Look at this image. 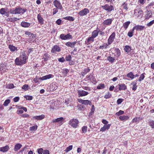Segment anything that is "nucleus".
<instances>
[{"mask_svg":"<svg viewBox=\"0 0 154 154\" xmlns=\"http://www.w3.org/2000/svg\"><path fill=\"white\" fill-rule=\"evenodd\" d=\"M27 57L25 52H23L19 57H17L15 60V63L17 66H22L26 62Z\"/></svg>","mask_w":154,"mask_h":154,"instance_id":"nucleus-1","label":"nucleus"},{"mask_svg":"<svg viewBox=\"0 0 154 154\" xmlns=\"http://www.w3.org/2000/svg\"><path fill=\"white\" fill-rule=\"evenodd\" d=\"M26 9H23L21 8L18 7H16L15 9L12 8L10 10L9 12L11 14H23L24 13L26 12Z\"/></svg>","mask_w":154,"mask_h":154,"instance_id":"nucleus-2","label":"nucleus"},{"mask_svg":"<svg viewBox=\"0 0 154 154\" xmlns=\"http://www.w3.org/2000/svg\"><path fill=\"white\" fill-rule=\"evenodd\" d=\"M65 119L63 117L58 118L57 119H54L51 123L57 124V125L59 126H60L64 123V121Z\"/></svg>","mask_w":154,"mask_h":154,"instance_id":"nucleus-3","label":"nucleus"},{"mask_svg":"<svg viewBox=\"0 0 154 154\" xmlns=\"http://www.w3.org/2000/svg\"><path fill=\"white\" fill-rule=\"evenodd\" d=\"M79 122L77 119H73L69 121V124L73 128H76L78 126Z\"/></svg>","mask_w":154,"mask_h":154,"instance_id":"nucleus-4","label":"nucleus"},{"mask_svg":"<svg viewBox=\"0 0 154 154\" xmlns=\"http://www.w3.org/2000/svg\"><path fill=\"white\" fill-rule=\"evenodd\" d=\"M134 14L137 17L141 18L143 16V11L140 9H136L134 10Z\"/></svg>","mask_w":154,"mask_h":154,"instance_id":"nucleus-5","label":"nucleus"},{"mask_svg":"<svg viewBox=\"0 0 154 154\" xmlns=\"http://www.w3.org/2000/svg\"><path fill=\"white\" fill-rule=\"evenodd\" d=\"M61 50V48L57 45H54L52 48L51 52L56 54L57 52H60Z\"/></svg>","mask_w":154,"mask_h":154,"instance_id":"nucleus-6","label":"nucleus"},{"mask_svg":"<svg viewBox=\"0 0 154 154\" xmlns=\"http://www.w3.org/2000/svg\"><path fill=\"white\" fill-rule=\"evenodd\" d=\"M53 4L56 8L58 9L62 10L63 7L60 2L57 0H55L53 2Z\"/></svg>","mask_w":154,"mask_h":154,"instance_id":"nucleus-7","label":"nucleus"},{"mask_svg":"<svg viewBox=\"0 0 154 154\" xmlns=\"http://www.w3.org/2000/svg\"><path fill=\"white\" fill-rule=\"evenodd\" d=\"M102 8L108 11H111L114 9L113 7L111 5H108L106 4L104 6H102Z\"/></svg>","mask_w":154,"mask_h":154,"instance_id":"nucleus-8","label":"nucleus"},{"mask_svg":"<svg viewBox=\"0 0 154 154\" xmlns=\"http://www.w3.org/2000/svg\"><path fill=\"white\" fill-rule=\"evenodd\" d=\"M77 93L79 97H82L87 95L89 93L83 90H79L78 91Z\"/></svg>","mask_w":154,"mask_h":154,"instance_id":"nucleus-9","label":"nucleus"},{"mask_svg":"<svg viewBox=\"0 0 154 154\" xmlns=\"http://www.w3.org/2000/svg\"><path fill=\"white\" fill-rule=\"evenodd\" d=\"M60 38L62 40H66L72 38V36L69 34L65 35L64 34H62L60 36Z\"/></svg>","mask_w":154,"mask_h":154,"instance_id":"nucleus-10","label":"nucleus"},{"mask_svg":"<svg viewBox=\"0 0 154 154\" xmlns=\"http://www.w3.org/2000/svg\"><path fill=\"white\" fill-rule=\"evenodd\" d=\"M116 35L115 33L113 32L109 36L108 40V45L111 44L113 41Z\"/></svg>","mask_w":154,"mask_h":154,"instance_id":"nucleus-11","label":"nucleus"},{"mask_svg":"<svg viewBox=\"0 0 154 154\" xmlns=\"http://www.w3.org/2000/svg\"><path fill=\"white\" fill-rule=\"evenodd\" d=\"M89 10L87 8H84L82 10L80 11L78 13V14L81 16H84L86 15L88 13H89Z\"/></svg>","mask_w":154,"mask_h":154,"instance_id":"nucleus-12","label":"nucleus"},{"mask_svg":"<svg viewBox=\"0 0 154 154\" xmlns=\"http://www.w3.org/2000/svg\"><path fill=\"white\" fill-rule=\"evenodd\" d=\"M37 18L38 22V23H39L40 25H42L44 23V20L43 19V17L40 14H38Z\"/></svg>","mask_w":154,"mask_h":154,"instance_id":"nucleus-13","label":"nucleus"},{"mask_svg":"<svg viewBox=\"0 0 154 154\" xmlns=\"http://www.w3.org/2000/svg\"><path fill=\"white\" fill-rule=\"evenodd\" d=\"M113 18H110L106 19L104 21L103 24L104 26H110L113 20Z\"/></svg>","mask_w":154,"mask_h":154,"instance_id":"nucleus-14","label":"nucleus"},{"mask_svg":"<svg viewBox=\"0 0 154 154\" xmlns=\"http://www.w3.org/2000/svg\"><path fill=\"white\" fill-rule=\"evenodd\" d=\"M145 26H141V25H136L134 26L133 29L132 31H134L135 29L136 30H143Z\"/></svg>","mask_w":154,"mask_h":154,"instance_id":"nucleus-15","label":"nucleus"},{"mask_svg":"<svg viewBox=\"0 0 154 154\" xmlns=\"http://www.w3.org/2000/svg\"><path fill=\"white\" fill-rule=\"evenodd\" d=\"M53 77L54 75H53L50 74L43 76L42 77H41L40 79L42 80H44L50 79L51 78H53Z\"/></svg>","mask_w":154,"mask_h":154,"instance_id":"nucleus-16","label":"nucleus"},{"mask_svg":"<svg viewBox=\"0 0 154 154\" xmlns=\"http://www.w3.org/2000/svg\"><path fill=\"white\" fill-rule=\"evenodd\" d=\"M20 25L23 27H28L30 26L31 23L23 21L21 23Z\"/></svg>","mask_w":154,"mask_h":154,"instance_id":"nucleus-17","label":"nucleus"},{"mask_svg":"<svg viewBox=\"0 0 154 154\" xmlns=\"http://www.w3.org/2000/svg\"><path fill=\"white\" fill-rule=\"evenodd\" d=\"M100 31V30H98V28H97L96 30H94L92 32L91 36L94 38H95L98 35V33Z\"/></svg>","mask_w":154,"mask_h":154,"instance_id":"nucleus-18","label":"nucleus"},{"mask_svg":"<svg viewBox=\"0 0 154 154\" xmlns=\"http://www.w3.org/2000/svg\"><path fill=\"white\" fill-rule=\"evenodd\" d=\"M76 43L75 42H68L65 43V45L68 47L72 48L74 47Z\"/></svg>","mask_w":154,"mask_h":154,"instance_id":"nucleus-19","label":"nucleus"},{"mask_svg":"<svg viewBox=\"0 0 154 154\" xmlns=\"http://www.w3.org/2000/svg\"><path fill=\"white\" fill-rule=\"evenodd\" d=\"M110 126V124L104 125V126L100 129V131L103 132L106 129H108L109 128Z\"/></svg>","mask_w":154,"mask_h":154,"instance_id":"nucleus-20","label":"nucleus"},{"mask_svg":"<svg viewBox=\"0 0 154 154\" xmlns=\"http://www.w3.org/2000/svg\"><path fill=\"white\" fill-rule=\"evenodd\" d=\"M9 149L8 146L6 145L4 147H0V151L3 152H7Z\"/></svg>","mask_w":154,"mask_h":154,"instance_id":"nucleus-21","label":"nucleus"},{"mask_svg":"<svg viewBox=\"0 0 154 154\" xmlns=\"http://www.w3.org/2000/svg\"><path fill=\"white\" fill-rule=\"evenodd\" d=\"M137 81H134L131 84V85L132 86V90L134 91H135L137 88Z\"/></svg>","mask_w":154,"mask_h":154,"instance_id":"nucleus-22","label":"nucleus"},{"mask_svg":"<svg viewBox=\"0 0 154 154\" xmlns=\"http://www.w3.org/2000/svg\"><path fill=\"white\" fill-rule=\"evenodd\" d=\"M9 48L11 52H14L15 51H17V48L12 45H9Z\"/></svg>","mask_w":154,"mask_h":154,"instance_id":"nucleus-23","label":"nucleus"},{"mask_svg":"<svg viewBox=\"0 0 154 154\" xmlns=\"http://www.w3.org/2000/svg\"><path fill=\"white\" fill-rule=\"evenodd\" d=\"M57 87V84L56 83H53L50 85V88L52 91L56 90Z\"/></svg>","mask_w":154,"mask_h":154,"instance_id":"nucleus-24","label":"nucleus"},{"mask_svg":"<svg viewBox=\"0 0 154 154\" xmlns=\"http://www.w3.org/2000/svg\"><path fill=\"white\" fill-rule=\"evenodd\" d=\"M119 90H125L127 88V86L123 83L119 84Z\"/></svg>","mask_w":154,"mask_h":154,"instance_id":"nucleus-25","label":"nucleus"},{"mask_svg":"<svg viewBox=\"0 0 154 154\" xmlns=\"http://www.w3.org/2000/svg\"><path fill=\"white\" fill-rule=\"evenodd\" d=\"M119 119L122 121H125L129 119V117L128 116H119Z\"/></svg>","mask_w":154,"mask_h":154,"instance_id":"nucleus-26","label":"nucleus"},{"mask_svg":"<svg viewBox=\"0 0 154 154\" xmlns=\"http://www.w3.org/2000/svg\"><path fill=\"white\" fill-rule=\"evenodd\" d=\"M45 118V116L44 115H42L40 116H34L33 117V119L38 120H41Z\"/></svg>","mask_w":154,"mask_h":154,"instance_id":"nucleus-27","label":"nucleus"},{"mask_svg":"<svg viewBox=\"0 0 154 154\" xmlns=\"http://www.w3.org/2000/svg\"><path fill=\"white\" fill-rule=\"evenodd\" d=\"M152 14L151 11H147L146 14V19H149V18L152 17Z\"/></svg>","mask_w":154,"mask_h":154,"instance_id":"nucleus-28","label":"nucleus"},{"mask_svg":"<svg viewBox=\"0 0 154 154\" xmlns=\"http://www.w3.org/2000/svg\"><path fill=\"white\" fill-rule=\"evenodd\" d=\"M22 146V145L20 143H17L15 146L14 150L15 151H17L20 149Z\"/></svg>","mask_w":154,"mask_h":154,"instance_id":"nucleus-29","label":"nucleus"},{"mask_svg":"<svg viewBox=\"0 0 154 154\" xmlns=\"http://www.w3.org/2000/svg\"><path fill=\"white\" fill-rule=\"evenodd\" d=\"M130 23V22L129 21H127L125 22L123 24V26L124 27V28L126 29L128 28L129 25Z\"/></svg>","mask_w":154,"mask_h":154,"instance_id":"nucleus-30","label":"nucleus"},{"mask_svg":"<svg viewBox=\"0 0 154 154\" xmlns=\"http://www.w3.org/2000/svg\"><path fill=\"white\" fill-rule=\"evenodd\" d=\"M124 50L126 52L128 53L131 51V49L130 46L128 45H126L125 47Z\"/></svg>","mask_w":154,"mask_h":154,"instance_id":"nucleus-31","label":"nucleus"},{"mask_svg":"<svg viewBox=\"0 0 154 154\" xmlns=\"http://www.w3.org/2000/svg\"><path fill=\"white\" fill-rule=\"evenodd\" d=\"M127 76L128 78L131 79H133L134 78V75L133 72H131L128 73Z\"/></svg>","mask_w":154,"mask_h":154,"instance_id":"nucleus-32","label":"nucleus"},{"mask_svg":"<svg viewBox=\"0 0 154 154\" xmlns=\"http://www.w3.org/2000/svg\"><path fill=\"white\" fill-rule=\"evenodd\" d=\"M107 59L109 62L112 63L114 62L115 60V57H113L111 56H109L107 57Z\"/></svg>","mask_w":154,"mask_h":154,"instance_id":"nucleus-33","label":"nucleus"},{"mask_svg":"<svg viewBox=\"0 0 154 154\" xmlns=\"http://www.w3.org/2000/svg\"><path fill=\"white\" fill-rule=\"evenodd\" d=\"M94 38L91 36V37L88 38L87 39V41L85 42L86 43H89L90 42H93L94 41Z\"/></svg>","mask_w":154,"mask_h":154,"instance_id":"nucleus-34","label":"nucleus"},{"mask_svg":"<svg viewBox=\"0 0 154 154\" xmlns=\"http://www.w3.org/2000/svg\"><path fill=\"white\" fill-rule=\"evenodd\" d=\"M83 104L85 105H87L89 104V105H91L92 104L90 100H84Z\"/></svg>","mask_w":154,"mask_h":154,"instance_id":"nucleus-35","label":"nucleus"},{"mask_svg":"<svg viewBox=\"0 0 154 154\" xmlns=\"http://www.w3.org/2000/svg\"><path fill=\"white\" fill-rule=\"evenodd\" d=\"M63 19L71 21H73L74 20V19L71 16H67L63 17Z\"/></svg>","mask_w":154,"mask_h":154,"instance_id":"nucleus-36","label":"nucleus"},{"mask_svg":"<svg viewBox=\"0 0 154 154\" xmlns=\"http://www.w3.org/2000/svg\"><path fill=\"white\" fill-rule=\"evenodd\" d=\"M145 73H144L140 75L138 79V81L139 82H141V81L143 80L144 78H145Z\"/></svg>","mask_w":154,"mask_h":154,"instance_id":"nucleus-37","label":"nucleus"},{"mask_svg":"<svg viewBox=\"0 0 154 154\" xmlns=\"http://www.w3.org/2000/svg\"><path fill=\"white\" fill-rule=\"evenodd\" d=\"M69 72V70L67 69H63L62 73L64 76H66L67 73Z\"/></svg>","mask_w":154,"mask_h":154,"instance_id":"nucleus-38","label":"nucleus"},{"mask_svg":"<svg viewBox=\"0 0 154 154\" xmlns=\"http://www.w3.org/2000/svg\"><path fill=\"white\" fill-rule=\"evenodd\" d=\"M111 96V94H110L109 92H108L104 96V97L106 99H108L110 98Z\"/></svg>","mask_w":154,"mask_h":154,"instance_id":"nucleus-39","label":"nucleus"},{"mask_svg":"<svg viewBox=\"0 0 154 154\" xmlns=\"http://www.w3.org/2000/svg\"><path fill=\"white\" fill-rule=\"evenodd\" d=\"M105 88V85L103 84H100L97 86V88L98 89H103Z\"/></svg>","mask_w":154,"mask_h":154,"instance_id":"nucleus-40","label":"nucleus"},{"mask_svg":"<svg viewBox=\"0 0 154 154\" xmlns=\"http://www.w3.org/2000/svg\"><path fill=\"white\" fill-rule=\"evenodd\" d=\"M25 34L26 35L29 36L30 37L32 36V38L34 37H35V36H34V35L32 33H31V32H29V31H26L25 33Z\"/></svg>","mask_w":154,"mask_h":154,"instance_id":"nucleus-41","label":"nucleus"},{"mask_svg":"<svg viewBox=\"0 0 154 154\" xmlns=\"http://www.w3.org/2000/svg\"><path fill=\"white\" fill-rule=\"evenodd\" d=\"M72 145L69 146L68 147L66 148L65 149L64 151L66 152H67L69 151L72 149Z\"/></svg>","mask_w":154,"mask_h":154,"instance_id":"nucleus-42","label":"nucleus"},{"mask_svg":"<svg viewBox=\"0 0 154 154\" xmlns=\"http://www.w3.org/2000/svg\"><path fill=\"white\" fill-rule=\"evenodd\" d=\"M14 86L13 84L11 83L7 85L6 88L8 89H11L14 88Z\"/></svg>","mask_w":154,"mask_h":154,"instance_id":"nucleus-43","label":"nucleus"},{"mask_svg":"<svg viewBox=\"0 0 154 154\" xmlns=\"http://www.w3.org/2000/svg\"><path fill=\"white\" fill-rule=\"evenodd\" d=\"M24 97L28 100H31L33 99V97L31 96L25 95L24 96Z\"/></svg>","mask_w":154,"mask_h":154,"instance_id":"nucleus-44","label":"nucleus"},{"mask_svg":"<svg viewBox=\"0 0 154 154\" xmlns=\"http://www.w3.org/2000/svg\"><path fill=\"white\" fill-rule=\"evenodd\" d=\"M6 13V9L5 8H2L0 10V13L4 15Z\"/></svg>","mask_w":154,"mask_h":154,"instance_id":"nucleus-45","label":"nucleus"},{"mask_svg":"<svg viewBox=\"0 0 154 154\" xmlns=\"http://www.w3.org/2000/svg\"><path fill=\"white\" fill-rule=\"evenodd\" d=\"M10 102V100L9 99L6 100L4 102L3 105L5 106H7Z\"/></svg>","mask_w":154,"mask_h":154,"instance_id":"nucleus-46","label":"nucleus"},{"mask_svg":"<svg viewBox=\"0 0 154 154\" xmlns=\"http://www.w3.org/2000/svg\"><path fill=\"white\" fill-rule=\"evenodd\" d=\"M124 113V111L121 110H119L118 112L116 113L115 115L117 116H119L120 115L123 114Z\"/></svg>","mask_w":154,"mask_h":154,"instance_id":"nucleus-47","label":"nucleus"},{"mask_svg":"<svg viewBox=\"0 0 154 154\" xmlns=\"http://www.w3.org/2000/svg\"><path fill=\"white\" fill-rule=\"evenodd\" d=\"M37 126L36 125L34 126H32L30 128V130L32 131H35L37 129Z\"/></svg>","mask_w":154,"mask_h":154,"instance_id":"nucleus-48","label":"nucleus"},{"mask_svg":"<svg viewBox=\"0 0 154 154\" xmlns=\"http://www.w3.org/2000/svg\"><path fill=\"white\" fill-rule=\"evenodd\" d=\"M108 46V45L107 44H105L103 46H100V47H99V48L102 49H103L104 48H105V49H106L107 48Z\"/></svg>","mask_w":154,"mask_h":154,"instance_id":"nucleus-49","label":"nucleus"},{"mask_svg":"<svg viewBox=\"0 0 154 154\" xmlns=\"http://www.w3.org/2000/svg\"><path fill=\"white\" fill-rule=\"evenodd\" d=\"M149 124L152 128H154V121H150L149 122Z\"/></svg>","mask_w":154,"mask_h":154,"instance_id":"nucleus-50","label":"nucleus"},{"mask_svg":"<svg viewBox=\"0 0 154 154\" xmlns=\"http://www.w3.org/2000/svg\"><path fill=\"white\" fill-rule=\"evenodd\" d=\"M87 130V127L86 126H84L82 128V131L83 133L86 132Z\"/></svg>","mask_w":154,"mask_h":154,"instance_id":"nucleus-51","label":"nucleus"},{"mask_svg":"<svg viewBox=\"0 0 154 154\" xmlns=\"http://www.w3.org/2000/svg\"><path fill=\"white\" fill-rule=\"evenodd\" d=\"M154 23V20H152L151 21L148 23H147L146 24V26L148 27H149L151 26L152 25H153Z\"/></svg>","mask_w":154,"mask_h":154,"instance_id":"nucleus-52","label":"nucleus"},{"mask_svg":"<svg viewBox=\"0 0 154 154\" xmlns=\"http://www.w3.org/2000/svg\"><path fill=\"white\" fill-rule=\"evenodd\" d=\"M65 59L67 61H70L72 59L71 55H68V56H66L65 58Z\"/></svg>","mask_w":154,"mask_h":154,"instance_id":"nucleus-53","label":"nucleus"},{"mask_svg":"<svg viewBox=\"0 0 154 154\" xmlns=\"http://www.w3.org/2000/svg\"><path fill=\"white\" fill-rule=\"evenodd\" d=\"M43 149L41 148L38 149L37 152L38 154H42L43 152Z\"/></svg>","mask_w":154,"mask_h":154,"instance_id":"nucleus-54","label":"nucleus"},{"mask_svg":"<svg viewBox=\"0 0 154 154\" xmlns=\"http://www.w3.org/2000/svg\"><path fill=\"white\" fill-rule=\"evenodd\" d=\"M90 71V69L89 68H86L85 69L84 71V75H85L86 74H87V73L88 72H89Z\"/></svg>","mask_w":154,"mask_h":154,"instance_id":"nucleus-55","label":"nucleus"},{"mask_svg":"<svg viewBox=\"0 0 154 154\" xmlns=\"http://www.w3.org/2000/svg\"><path fill=\"white\" fill-rule=\"evenodd\" d=\"M28 86L27 85L25 84L22 87V89H23L25 90V91H26L28 90Z\"/></svg>","mask_w":154,"mask_h":154,"instance_id":"nucleus-56","label":"nucleus"},{"mask_svg":"<svg viewBox=\"0 0 154 154\" xmlns=\"http://www.w3.org/2000/svg\"><path fill=\"white\" fill-rule=\"evenodd\" d=\"M138 119H139V118H137V117L134 118L132 119V122L133 123H136L137 122H139Z\"/></svg>","mask_w":154,"mask_h":154,"instance_id":"nucleus-57","label":"nucleus"},{"mask_svg":"<svg viewBox=\"0 0 154 154\" xmlns=\"http://www.w3.org/2000/svg\"><path fill=\"white\" fill-rule=\"evenodd\" d=\"M82 88L84 90L90 91L91 90V88L87 86H83Z\"/></svg>","mask_w":154,"mask_h":154,"instance_id":"nucleus-58","label":"nucleus"},{"mask_svg":"<svg viewBox=\"0 0 154 154\" xmlns=\"http://www.w3.org/2000/svg\"><path fill=\"white\" fill-rule=\"evenodd\" d=\"M134 31H132V32H129L128 33V35L130 37H132L133 35V33Z\"/></svg>","mask_w":154,"mask_h":154,"instance_id":"nucleus-59","label":"nucleus"},{"mask_svg":"<svg viewBox=\"0 0 154 154\" xmlns=\"http://www.w3.org/2000/svg\"><path fill=\"white\" fill-rule=\"evenodd\" d=\"M58 12V11L57 8H54L53 9V14L54 15L56 13H57Z\"/></svg>","mask_w":154,"mask_h":154,"instance_id":"nucleus-60","label":"nucleus"},{"mask_svg":"<svg viewBox=\"0 0 154 154\" xmlns=\"http://www.w3.org/2000/svg\"><path fill=\"white\" fill-rule=\"evenodd\" d=\"M123 101V100L122 99H119L117 101V104L118 105L121 103Z\"/></svg>","mask_w":154,"mask_h":154,"instance_id":"nucleus-61","label":"nucleus"},{"mask_svg":"<svg viewBox=\"0 0 154 154\" xmlns=\"http://www.w3.org/2000/svg\"><path fill=\"white\" fill-rule=\"evenodd\" d=\"M58 60L60 62H63L65 61V60L63 57H62L58 59Z\"/></svg>","mask_w":154,"mask_h":154,"instance_id":"nucleus-62","label":"nucleus"},{"mask_svg":"<svg viewBox=\"0 0 154 154\" xmlns=\"http://www.w3.org/2000/svg\"><path fill=\"white\" fill-rule=\"evenodd\" d=\"M70 100L68 98L66 99L65 101V103L66 104V105H68V104H69L70 102Z\"/></svg>","mask_w":154,"mask_h":154,"instance_id":"nucleus-63","label":"nucleus"},{"mask_svg":"<svg viewBox=\"0 0 154 154\" xmlns=\"http://www.w3.org/2000/svg\"><path fill=\"white\" fill-rule=\"evenodd\" d=\"M61 20L60 19H58L56 21V22L57 24L60 25L61 24Z\"/></svg>","mask_w":154,"mask_h":154,"instance_id":"nucleus-64","label":"nucleus"}]
</instances>
